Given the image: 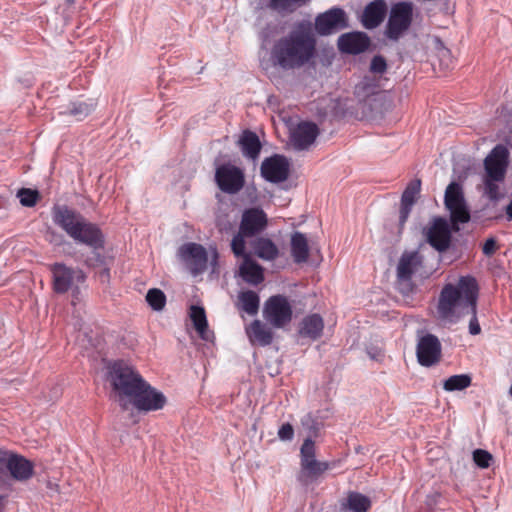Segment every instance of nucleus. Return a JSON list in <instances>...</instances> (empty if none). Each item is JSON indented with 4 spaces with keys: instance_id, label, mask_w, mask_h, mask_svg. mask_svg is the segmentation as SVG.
<instances>
[{
    "instance_id": "nucleus-37",
    "label": "nucleus",
    "mask_w": 512,
    "mask_h": 512,
    "mask_svg": "<svg viewBox=\"0 0 512 512\" xmlns=\"http://www.w3.org/2000/svg\"><path fill=\"white\" fill-rule=\"evenodd\" d=\"M503 180H492L489 177H484V195L491 201H498L501 198L499 193V182Z\"/></svg>"
},
{
    "instance_id": "nucleus-30",
    "label": "nucleus",
    "mask_w": 512,
    "mask_h": 512,
    "mask_svg": "<svg viewBox=\"0 0 512 512\" xmlns=\"http://www.w3.org/2000/svg\"><path fill=\"white\" fill-rule=\"evenodd\" d=\"M259 305L260 298L256 292L252 290H246L239 293L237 307L240 310L251 316H254L259 311Z\"/></svg>"
},
{
    "instance_id": "nucleus-29",
    "label": "nucleus",
    "mask_w": 512,
    "mask_h": 512,
    "mask_svg": "<svg viewBox=\"0 0 512 512\" xmlns=\"http://www.w3.org/2000/svg\"><path fill=\"white\" fill-rule=\"evenodd\" d=\"M190 318L201 339L209 341L212 338L213 333L208 329V322L204 308L192 305L190 308Z\"/></svg>"
},
{
    "instance_id": "nucleus-3",
    "label": "nucleus",
    "mask_w": 512,
    "mask_h": 512,
    "mask_svg": "<svg viewBox=\"0 0 512 512\" xmlns=\"http://www.w3.org/2000/svg\"><path fill=\"white\" fill-rule=\"evenodd\" d=\"M479 296L477 280L470 275L461 276L456 284L448 283L440 291L436 305V318L444 325L457 324L473 311Z\"/></svg>"
},
{
    "instance_id": "nucleus-6",
    "label": "nucleus",
    "mask_w": 512,
    "mask_h": 512,
    "mask_svg": "<svg viewBox=\"0 0 512 512\" xmlns=\"http://www.w3.org/2000/svg\"><path fill=\"white\" fill-rule=\"evenodd\" d=\"M268 217L259 207L247 208L242 212L238 232L233 236L231 249L234 254H243L246 249V238H252L266 230Z\"/></svg>"
},
{
    "instance_id": "nucleus-46",
    "label": "nucleus",
    "mask_w": 512,
    "mask_h": 512,
    "mask_svg": "<svg viewBox=\"0 0 512 512\" xmlns=\"http://www.w3.org/2000/svg\"><path fill=\"white\" fill-rule=\"evenodd\" d=\"M441 494L439 492H433L426 497V505L429 508H433L440 503Z\"/></svg>"
},
{
    "instance_id": "nucleus-25",
    "label": "nucleus",
    "mask_w": 512,
    "mask_h": 512,
    "mask_svg": "<svg viewBox=\"0 0 512 512\" xmlns=\"http://www.w3.org/2000/svg\"><path fill=\"white\" fill-rule=\"evenodd\" d=\"M324 329L323 318L317 314H310L304 317L300 323L299 333L303 337L316 340L321 337Z\"/></svg>"
},
{
    "instance_id": "nucleus-39",
    "label": "nucleus",
    "mask_w": 512,
    "mask_h": 512,
    "mask_svg": "<svg viewBox=\"0 0 512 512\" xmlns=\"http://www.w3.org/2000/svg\"><path fill=\"white\" fill-rule=\"evenodd\" d=\"M301 425L309 433L307 438L312 439V436H317L320 430V422L310 413L301 418Z\"/></svg>"
},
{
    "instance_id": "nucleus-21",
    "label": "nucleus",
    "mask_w": 512,
    "mask_h": 512,
    "mask_svg": "<svg viewBox=\"0 0 512 512\" xmlns=\"http://www.w3.org/2000/svg\"><path fill=\"white\" fill-rule=\"evenodd\" d=\"M369 37L363 32H351L341 35L338 38V48L341 52L348 54H359L368 49Z\"/></svg>"
},
{
    "instance_id": "nucleus-47",
    "label": "nucleus",
    "mask_w": 512,
    "mask_h": 512,
    "mask_svg": "<svg viewBox=\"0 0 512 512\" xmlns=\"http://www.w3.org/2000/svg\"><path fill=\"white\" fill-rule=\"evenodd\" d=\"M93 255L94 256L92 258H88L86 260L87 265L97 266L104 264V257L99 252H97V250H93Z\"/></svg>"
},
{
    "instance_id": "nucleus-35",
    "label": "nucleus",
    "mask_w": 512,
    "mask_h": 512,
    "mask_svg": "<svg viewBox=\"0 0 512 512\" xmlns=\"http://www.w3.org/2000/svg\"><path fill=\"white\" fill-rule=\"evenodd\" d=\"M146 301L153 310L161 311L166 304V296L162 290L152 288L146 294Z\"/></svg>"
},
{
    "instance_id": "nucleus-16",
    "label": "nucleus",
    "mask_w": 512,
    "mask_h": 512,
    "mask_svg": "<svg viewBox=\"0 0 512 512\" xmlns=\"http://www.w3.org/2000/svg\"><path fill=\"white\" fill-rule=\"evenodd\" d=\"M262 177L271 183H280L287 180L290 171L288 159L279 154L266 158L261 164Z\"/></svg>"
},
{
    "instance_id": "nucleus-34",
    "label": "nucleus",
    "mask_w": 512,
    "mask_h": 512,
    "mask_svg": "<svg viewBox=\"0 0 512 512\" xmlns=\"http://www.w3.org/2000/svg\"><path fill=\"white\" fill-rule=\"evenodd\" d=\"M421 190V180L415 179L411 181L407 187L405 188L402 197L401 203L405 205L413 206L416 202L417 197L419 196Z\"/></svg>"
},
{
    "instance_id": "nucleus-31",
    "label": "nucleus",
    "mask_w": 512,
    "mask_h": 512,
    "mask_svg": "<svg viewBox=\"0 0 512 512\" xmlns=\"http://www.w3.org/2000/svg\"><path fill=\"white\" fill-rule=\"evenodd\" d=\"M342 506L352 512H367L371 506V501L361 493L350 492Z\"/></svg>"
},
{
    "instance_id": "nucleus-19",
    "label": "nucleus",
    "mask_w": 512,
    "mask_h": 512,
    "mask_svg": "<svg viewBox=\"0 0 512 512\" xmlns=\"http://www.w3.org/2000/svg\"><path fill=\"white\" fill-rule=\"evenodd\" d=\"M236 257H241L242 261L239 265V277L249 285L257 286L264 281V269L258 264L250 253L244 250L243 254H234Z\"/></svg>"
},
{
    "instance_id": "nucleus-2",
    "label": "nucleus",
    "mask_w": 512,
    "mask_h": 512,
    "mask_svg": "<svg viewBox=\"0 0 512 512\" xmlns=\"http://www.w3.org/2000/svg\"><path fill=\"white\" fill-rule=\"evenodd\" d=\"M444 204L450 213L451 227L446 219L436 217L426 231V239L438 252L446 251L451 244V230L458 232L459 225L470 221V210L465 200L462 186L451 182L445 190Z\"/></svg>"
},
{
    "instance_id": "nucleus-13",
    "label": "nucleus",
    "mask_w": 512,
    "mask_h": 512,
    "mask_svg": "<svg viewBox=\"0 0 512 512\" xmlns=\"http://www.w3.org/2000/svg\"><path fill=\"white\" fill-rule=\"evenodd\" d=\"M348 27L345 11L340 7H333L315 18V31L321 36H328Z\"/></svg>"
},
{
    "instance_id": "nucleus-5",
    "label": "nucleus",
    "mask_w": 512,
    "mask_h": 512,
    "mask_svg": "<svg viewBox=\"0 0 512 512\" xmlns=\"http://www.w3.org/2000/svg\"><path fill=\"white\" fill-rule=\"evenodd\" d=\"M109 380L123 409H127L128 402L137 395L138 390L145 382L136 370L123 362H115L112 365L109 371Z\"/></svg>"
},
{
    "instance_id": "nucleus-38",
    "label": "nucleus",
    "mask_w": 512,
    "mask_h": 512,
    "mask_svg": "<svg viewBox=\"0 0 512 512\" xmlns=\"http://www.w3.org/2000/svg\"><path fill=\"white\" fill-rule=\"evenodd\" d=\"M17 197L19 198L22 206L33 207L37 203L39 193L37 190L21 188L17 193Z\"/></svg>"
},
{
    "instance_id": "nucleus-7",
    "label": "nucleus",
    "mask_w": 512,
    "mask_h": 512,
    "mask_svg": "<svg viewBox=\"0 0 512 512\" xmlns=\"http://www.w3.org/2000/svg\"><path fill=\"white\" fill-rule=\"evenodd\" d=\"M329 468L327 462L316 459L314 441L306 438L300 448V472L297 479L303 485L316 481Z\"/></svg>"
},
{
    "instance_id": "nucleus-14",
    "label": "nucleus",
    "mask_w": 512,
    "mask_h": 512,
    "mask_svg": "<svg viewBox=\"0 0 512 512\" xmlns=\"http://www.w3.org/2000/svg\"><path fill=\"white\" fill-rule=\"evenodd\" d=\"M508 158V149L502 144L496 145L484 160L485 176L492 180H504Z\"/></svg>"
},
{
    "instance_id": "nucleus-45",
    "label": "nucleus",
    "mask_w": 512,
    "mask_h": 512,
    "mask_svg": "<svg viewBox=\"0 0 512 512\" xmlns=\"http://www.w3.org/2000/svg\"><path fill=\"white\" fill-rule=\"evenodd\" d=\"M412 207L413 206H410V205H405L402 203L400 204L399 226L401 228L405 225V223L411 213Z\"/></svg>"
},
{
    "instance_id": "nucleus-11",
    "label": "nucleus",
    "mask_w": 512,
    "mask_h": 512,
    "mask_svg": "<svg viewBox=\"0 0 512 512\" xmlns=\"http://www.w3.org/2000/svg\"><path fill=\"white\" fill-rule=\"evenodd\" d=\"M263 316L275 328H282L292 319V307L283 295H274L264 304Z\"/></svg>"
},
{
    "instance_id": "nucleus-1",
    "label": "nucleus",
    "mask_w": 512,
    "mask_h": 512,
    "mask_svg": "<svg viewBox=\"0 0 512 512\" xmlns=\"http://www.w3.org/2000/svg\"><path fill=\"white\" fill-rule=\"evenodd\" d=\"M316 45L312 23L302 20L286 36L275 42L271 59L284 70L301 68L315 57Z\"/></svg>"
},
{
    "instance_id": "nucleus-20",
    "label": "nucleus",
    "mask_w": 512,
    "mask_h": 512,
    "mask_svg": "<svg viewBox=\"0 0 512 512\" xmlns=\"http://www.w3.org/2000/svg\"><path fill=\"white\" fill-rule=\"evenodd\" d=\"M423 257L418 251H405L397 265V279L400 283L409 284L412 276L422 267Z\"/></svg>"
},
{
    "instance_id": "nucleus-44",
    "label": "nucleus",
    "mask_w": 512,
    "mask_h": 512,
    "mask_svg": "<svg viewBox=\"0 0 512 512\" xmlns=\"http://www.w3.org/2000/svg\"><path fill=\"white\" fill-rule=\"evenodd\" d=\"M497 248L498 247H497V242H496L495 238L490 237V238L486 239V241L484 242V244L482 246V252L485 256L490 257L493 254H495Z\"/></svg>"
},
{
    "instance_id": "nucleus-24",
    "label": "nucleus",
    "mask_w": 512,
    "mask_h": 512,
    "mask_svg": "<svg viewBox=\"0 0 512 512\" xmlns=\"http://www.w3.org/2000/svg\"><path fill=\"white\" fill-rule=\"evenodd\" d=\"M246 334L252 344L268 346L272 343L273 333L259 320H254L247 328Z\"/></svg>"
},
{
    "instance_id": "nucleus-26",
    "label": "nucleus",
    "mask_w": 512,
    "mask_h": 512,
    "mask_svg": "<svg viewBox=\"0 0 512 512\" xmlns=\"http://www.w3.org/2000/svg\"><path fill=\"white\" fill-rule=\"evenodd\" d=\"M254 255L264 261H274L279 256L277 245L269 238L258 237L251 243Z\"/></svg>"
},
{
    "instance_id": "nucleus-18",
    "label": "nucleus",
    "mask_w": 512,
    "mask_h": 512,
    "mask_svg": "<svg viewBox=\"0 0 512 512\" xmlns=\"http://www.w3.org/2000/svg\"><path fill=\"white\" fill-rule=\"evenodd\" d=\"M416 354L419 364L430 367L441 357V343L433 334H426L418 341Z\"/></svg>"
},
{
    "instance_id": "nucleus-32",
    "label": "nucleus",
    "mask_w": 512,
    "mask_h": 512,
    "mask_svg": "<svg viewBox=\"0 0 512 512\" xmlns=\"http://www.w3.org/2000/svg\"><path fill=\"white\" fill-rule=\"evenodd\" d=\"M95 102L93 100L88 101H76L72 102L67 110L63 111V114L74 116L77 120H82L87 117L95 109Z\"/></svg>"
},
{
    "instance_id": "nucleus-9",
    "label": "nucleus",
    "mask_w": 512,
    "mask_h": 512,
    "mask_svg": "<svg viewBox=\"0 0 512 512\" xmlns=\"http://www.w3.org/2000/svg\"><path fill=\"white\" fill-rule=\"evenodd\" d=\"M413 7L409 2H399L390 11L386 26V36L397 41L408 30L412 22Z\"/></svg>"
},
{
    "instance_id": "nucleus-28",
    "label": "nucleus",
    "mask_w": 512,
    "mask_h": 512,
    "mask_svg": "<svg viewBox=\"0 0 512 512\" xmlns=\"http://www.w3.org/2000/svg\"><path fill=\"white\" fill-rule=\"evenodd\" d=\"M239 144L243 155L249 159L256 160L261 151V143L255 132L246 130L243 132Z\"/></svg>"
},
{
    "instance_id": "nucleus-23",
    "label": "nucleus",
    "mask_w": 512,
    "mask_h": 512,
    "mask_svg": "<svg viewBox=\"0 0 512 512\" xmlns=\"http://www.w3.org/2000/svg\"><path fill=\"white\" fill-rule=\"evenodd\" d=\"M387 6L384 0H375L369 3L362 14V24L367 29L380 25L386 14Z\"/></svg>"
},
{
    "instance_id": "nucleus-12",
    "label": "nucleus",
    "mask_w": 512,
    "mask_h": 512,
    "mask_svg": "<svg viewBox=\"0 0 512 512\" xmlns=\"http://www.w3.org/2000/svg\"><path fill=\"white\" fill-rule=\"evenodd\" d=\"M0 464L4 465L10 476L18 482H26L34 475V464L24 456L0 450Z\"/></svg>"
},
{
    "instance_id": "nucleus-43",
    "label": "nucleus",
    "mask_w": 512,
    "mask_h": 512,
    "mask_svg": "<svg viewBox=\"0 0 512 512\" xmlns=\"http://www.w3.org/2000/svg\"><path fill=\"white\" fill-rule=\"evenodd\" d=\"M278 437L282 441H291L294 437V429L290 423H284L278 430Z\"/></svg>"
},
{
    "instance_id": "nucleus-33",
    "label": "nucleus",
    "mask_w": 512,
    "mask_h": 512,
    "mask_svg": "<svg viewBox=\"0 0 512 512\" xmlns=\"http://www.w3.org/2000/svg\"><path fill=\"white\" fill-rule=\"evenodd\" d=\"M471 377L467 374L450 376L444 381L443 388L446 391H461L471 385Z\"/></svg>"
},
{
    "instance_id": "nucleus-4",
    "label": "nucleus",
    "mask_w": 512,
    "mask_h": 512,
    "mask_svg": "<svg viewBox=\"0 0 512 512\" xmlns=\"http://www.w3.org/2000/svg\"><path fill=\"white\" fill-rule=\"evenodd\" d=\"M52 216L54 223L76 243L84 244L92 250L104 247V235L99 226L88 221L79 212L66 205H56L53 207Z\"/></svg>"
},
{
    "instance_id": "nucleus-10",
    "label": "nucleus",
    "mask_w": 512,
    "mask_h": 512,
    "mask_svg": "<svg viewBox=\"0 0 512 512\" xmlns=\"http://www.w3.org/2000/svg\"><path fill=\"white\" fill-rule=\"evenodd\" d=\"M52 274L53 291L57 294L68 292L74 283H83L86 279L81 269L68 267L63 263H53L49 266Z\"/></svg>"
},
{
    "instance_id": "nucleus-27",
    "label": "nucleus",
    "mask_w": 512,
    "mask_h": 512,
    "mask_svg": "<svg viewBox=\"0 0 512 512\" xmlns=\"http://www.w3.org/2000/svg\"><path fill=\"white\" fill-rule=\"evenodd\" d=\"M291 255L295 263H304L309 257V245L305 234L294 232L290 240Z\"/></svg>"
},
{
    "instance_id": "nucleus-41",
    "label": "nucleus",
    "mask_w": 512,
    "mask_h": 512,
    "mask_svg": "<svg viewBox=\"0 0 512 512\" xmlns=\"http://www.w3.org/2000/svg\"><path fill=\"white\" fill-rule=\"evenodd\" d=\"M387 70V62L381 55H376L370 63V71L374 74H383Z\"/></svg>"
},
{
    "instance_id": "nucleus-48",
    "label": "nucleus",
    "mask_w": 512,
    "mask_h": 512,
    "mask_svg": "<svg viewBox=\"0 0 512 512\" xmlns=\"http://www.w3.org/2000/svg\"><path fill=\"white\" fill-rule=\"evenodd\" d=\"M506 215H507V219L509 221H512V207L507 205L506 207Z\"/></svg>"
},
{
    "instance_id": "nucleus-40",
    "label": "nucleus",
    "mask_w": 512,
    "mask_h": 512,
    "mask_svg": "<svg viewBox=\"0 0 512 512\" xmlns=\"http://www.w3.org/2000/svg\"><path fill=\"white\" fill-rule=\"evenodd\" d=\"M473 460L478 467L488 468L492 460V455L486 450L476 449L473 452Z\"/></svg>"
},
{
    "instance_id": "nucleus-36",
    "label": "nucleus",
    "mask_w": 512,
    "mask_h": 512,
    "mask_svg": "<svg viewBox=\"0 0 512 512\" xmlns=\"http://www.w3.org/2000/svg\"><path fill=\"white\" fill-rule=\"evenodd\" d=\"M306 0H269V7L277 12L293 11Z\"/></svg>"
},
{
    "instance_id": "nucleus-22",
    "label": "nucleus",
    "mask_w": 512,
    "mask_h": 512,
    "mask_svg": "<svg viewBox=\"0 0 512 512\" xmlns=\"http://www.w3.org/2000/svg\"><path fill=\"white\" fill-rule=\"evenodd\" d=\"M319 134L318 126L313 122L300 123L291 135V142L296 150H305L314 143Z\"/></svg>"
},
{
    "instance_id": "nucleus-42",
    "label": "nucleus",
    "mask_w": 512,
    "mask_h": 512,
    "mask_svg": "<svg viewBox=\"0 0 512 512\" xmlns=\"http://www.w3.org/2000/svg\"><path fill=\"white\" fill-rule=\"evenodd\" d=\"M470 315V321H469V333L471 335H478L481 332V327L477 319V304L473 306V311H468L467 316Z\"/></svg>"
},
{
    "instance_id": "nucleus-49",
    "label": "nucleus",
    "mask_w": 512,
    "mask_h": 512,
    "mask_svg": "<svg viewBox=\"0 0 512 512\" xmlns=\"http://www.w3.org/2000/svg\"><path fill=\"white\" fill-rule=\"evenodd\" d=\"M369 355L372 359H375V360H378L379 359V356H380V353H371L369 352Z\"/></svg>"
},
{
    "instance_id": "nucleus-15",
    "label": "nucleus",
    "mask_w": 512,
    "mask_h": 512,
    "mask_svg": "<svg viewBox=\"0 0 512 512\" xmlns=\"http://www.w3.org/2000/svg\"><path fill=\"white\" fill-rule=\"evenodd\" d=\"M130 403L140 411H156L164 407L166 398L162 392L145 381Z\"/></svg>"
},
{
    "instance_id": "nucleus-50",
    "label": "nucleus",
    "mask_w": 512,
    "mask_h": 512,
    "mask_svg": "<svg viewBox=\"0 0 512 512\" xmlns=\"http://www.w3.org/2000/svg\"><path fill=\"white\" fill-rule=\"evenodd\" d=\"M508 205L512 207V200L510 201V203Z\"/></svg>"
},
{
    "instance_id": "nucleus-17",
    "label": "nucleus",
    "mask_w": 512,
    "mask_h": 512,
    "mask_svg": "<svg viewBox=\"0 0 512 512\" xmlns=\"http://www.w3.org/2000/svg\"><path fill=\"white\" fill-rule=\"evenodd\" d=\"M179 257L188 265L193 275L202 273L207 267L206 249L197 243H187L178 249Z\"/></svg>"
},
{
    "instance_id": "nucleus-8",
    "label": "nucleus",
    "mask_w": 512,
    "mask_h": 512,
    "mask_svg": "<svg viewBox=\"0 0 512 512\" xmlns=\"http://www.w3.org/2000/svg\"><path fill=\"white\" fill-rule=\"evenodd\" d=\"M214 179L218 188L229 195L237 194L245 185L243 170L231 163L217 166Z\"/></svg>"
}]
</instances>
